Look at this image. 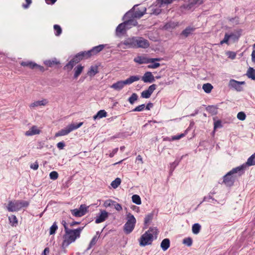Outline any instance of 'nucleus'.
I'll use <instances>...</instances> for the list:
<instances>
[{
  "mask_svg": "<svg viewBox=\"0 0 255 255\" xmlns=\"http://www.w3.org/2000/svg\"><path fill=\"white\" fill-rule=\"evenodd\" d=\"M158 233V231L156 227H149L148 230L142 235L139 238V245L141 247H145L151 245L154 238L156 239Z\"/></svg>",
  "mask_w": 255,
  "mask_h": 255,
  "instance_id": "f257e3e1",
  "label": "nucleus"
},
{
  "mask_svg": "<svg viewBox=\"0 0 255 255\" xmlns=\"http://www.w3.org/2000/svg\"><path fill=\"white\" fill-rule=\"evenodd\" d=\"M242 167H237L233 168L231 170L227 173L223 177L222 184H224L227 187H231L233 186L236 181V176L235 174H237L241 176L244 174V172L242 171L241 169Z\"/></svg>",
  "mask_w": 255,
  "mask_h": 255,
  "instance_id": "f03ea898",
  "label": "nucleus"
},
{
  "mask_svg": "<svg viewBox=\"0 0 255 255\" xmlns=\"http://www.w3.org/2000/svg\"><path fill=\"white\" fill-rule=\"evenodd\" d=\"M84 227H80L76 229H69L63 236L64 239H67V244H71L80 237L81 233Z\"/></svg>",
  "mask_w": 255,
  "mask_h": 255,
  "instance_id": "7ed1b4c3",
  "label": "nucleus"
},
{
  "mask_svg": "<svg viewBox=\"0 0 255 255\" xmlns=\"http://www.w3.org/2000/svg\"><path fill=\"white\" fill-rule=\"evenodd\" d=\"M29 205V202L24 200L10 201L7 206V209L9 212H17L22 208H27Z\"/></svg>",
  "mask_w": 255,
  "mask_h": 255,
  "instance_id": "20e7f679",
  "label": "nucleus"
},
{
  "mask_svg": "<svg viewBox=\"0 0 255 255\" xmlns=\"http://www.w3.org/2000/svg\"><path fill=\"white\" fill-rule=\"evenodd\" d=\"M139 80V77L137 75L131 76L128 78L124 81H118L111 86V88L117 91L121 90L125 85H130L134 82Z\"/></svg>",
  "mask_w": 255,
  "mask_h": 255,
  "instance_id": "39448f33",
  "label": "nucleus"
},
{
  "mask_svg": "<svg viewBox=\"0 0 255 255\" xmlns=\"http://www.w3.org/2000/svg\"><path fill=\"white\" fill-rule=\"evenodd\" d=\"M127 221L124 226V231L126 235L129 234L133 230L136 224V219L133 215L128 213L127 215Z\"/></svg>",
  "mask_w": 255,
  "mask_h": 255,
  "instance_id": "423d86ee",
  "label": "nucleus"
},
{
  "mask_svg": "<svg viewBox=\"0 0 255 255\" xmlns=\"http://www.w3.org/2000/svg\"><path fill=\"white\" fill-rule=\"evenodd\" d=\"M136 38V36L127 38L119 43L118 47H122L124 45L125 47H123L124 49L135 48Z\"/></svg>",
  "mask_w": 255,
  "mask_h": 255,
  "instance_id": "0eeeda50",
  "label": "nucleus"
},
{
  "mask_svg": "<svg viewBox=\"0 0 255 255\" xmlns=\"http://www.w3.org/2000/svg\"><path fill=\"white\" fill-rule=\"evenodd\" d=\"M82 60L83 58L81 56H80L79 53H78L75 55L72 59L63 67V69L67 70L68 71H70L76 64L78 63Z\"/></svg>",
  "mask_w": 255,
  "mask_h": 255,
  "instance_id": "6e6552de",
  "label": "nucleus"
},
{
  "mask_svg": "<svg viewBox=\"0 0 255 255\" xmlns=\"http://www.w3.org/2000/svg\"><path fill=\"white\" fill-rule=\"evenodd\" d=\"M161 58H147L144 56H137V57H135L133 59V61L138 63L139 64H148L150 63V62H153L156 61H160Z\"/></svg>",
  "mask_w": 255,
  "mask_h": 255,
  "instance_id": "1a4fd4ad",
  "label": "nucleus"
},
{
  "mask_svg": "<svg viewBox=\"0 0 255 255\" xmlns=\"http://www.w3.org/2000/svg\"><path fill=\"white\" fill-rule=\"evenodd\" d=\"M245 84V81H238L234 79H231L229 81L228 86L230 89H233L237 92H241L243 91L242 85Z\"/></svg>",
  "mask_w": 255,
  "mask_h": 255,
  "instance_id": "9d476101",
  "label": "nucleus"
},
{
  "mask_svg": "<svg viewBox=\"0 0 255 255\" xmlns=\"http://www.w3.org/2000/svg\"><path fill=\"white\" fill-rule=\"evenodd\" d=\"M137 5H135L133 7L127 12L123 17V20L125 19H135V18H140L142 16V14H138L134 13V7Z\"/></svg>",
  "mask_w": 255,
  "mask_h": 255,
  "instance_id": "9b49d317",
  "label": "nucleus"
},
{
  "mask_svg": "<svg viewBox=\"0 0 255 255\" xmlns=\"http://www.w3.org/2000/svg\"><path fill=\"white\" fill-rule=\"evenodd\" d=\"M135 48H147L149 46V41L142 37L136 36Z\"/></svg>",
  "mask_w": 255,
  "mask_h": 255,
  "instance_id": "f8f14e48",
  "label": "nucleus"
},
{
  "mask_svg": "<svg viewBox=\"0 0 255 255\" xmlns=\"http://www.w3.org/2000/svg\"><path fill=\"white\" fill-rule=\"evenodd\" d=\"M109 213L106 210H101L100 213L97 215L95 223L99 224L104 222L109 217Z\"/></svg>",
  "mask_w": 255,
  "mask_h": 255,
  "instance_id": "ddd939ff",
  "label": "nucleus"
},
{
  "mask_svg": "<svg viewBox=\"0 0 255 255\" xmlns=\"http://www.w3.org/2000/svg\"><path fill=\"white\" fill-rule=\"evenodd\" d=\"M156 85L152 84L148 87L147 89L143 91L141 93V97L142 98L148 99L150 98L153 91L156 89Z\"/></svg>",
  "mask_w": 255,
  "mask_h": 255,
  "instance_id": "4468645a",
  "label": "nucleus"
},
{
  "mask_svg": "<svg viewBox=\"0 0 255 255\" xmlns=\"http://www.w3.org/2000/svg\"><path fill=\"white\" fill-rule=\"evenodd\" d=\"M196 28L193 26L189 25L187 26L180 33V35L184 38H187L192 35Z\"/></svg>",
  "mask_w": 255,
  "mask_h": 255,
  "instance_id": "2eb2a0df",
  "label": "nucleus"
},
{
  "mask_svg": "<svg viewBox=\"0 0 255 255\" xmlns=\"http://www.w3.org/2000/svg\"><path fill=\"white\" fill-rule=\"evenodd\" d=\"M253 165H255V153L249 157L245 163H244L239 167H242L241 170L245 172V170L247 166Z\"/></svg>",
  "mask_w": 255,
  "mask_h": 255,
  "instance_id": "dca6fc26",
  "label": "nucleus"
},
{
  "mask_svg": "<svg viewBox=\"0 0 255 255\" xmlns=\"http://www.w3.org/2000/svg\"><path fill=\"white\" fill-rule=\"evenodd\" d=\"M142 80L146 83H151L155 81V78L151 72H146L141 78Z\"/></svg>",
  "mask_w": 255,
  "mask_h": 255,
  "instance_id": "f3484780",
  "label": "nucleus"
},
{
  "mask_svg": "<svg viewBox=\"0 0 255 255\" xmlns=\"http://www.w3.org/2000/svg\"><path fill=\"white\" fill-rule=\"evenodd\" d=\"M124 20V21L121 23L120 26L125 25L127 30L137 25L138 24L137 21L135 19H125Z\"/></svg>",
  "mask_w": 255,
  "mask_h": 255,
  "instance_id": "a211bd4d",
  "label": "nucleus"
},
{
  "mask_svg": "<svg viewBox=\"0 0 255 255\" xmlns=\"http://www.w3.org/2000/svg\"><path fill=\"white\" fill-rule=\"evenodd\" d=\"M84 68V66H82L81 64L78 65L76 66L74 69V76L73 79H77L78 77L80 75V74L83 72Z\"/></svg>",
  "mask_w": 255,
  "mask_h": 255,
  "instance_id": "6ab92c4d",
  "label": "nucleus"
},
{
  "mask_svg": "<svg viewBox=\"0 0 255 255\" xmlns=\"http://www.w3.org/2000/svg\"><path fill=\"white\" fill-rule=\"evenodd\" d=\"M105 46L106 45L105 44H100L89 50L91 54H92V56L95 55L101 51L105 47Z\"/></svg>",
  "mask_w": 255,
  "mask_h": 255,
  "instance_id": "aec40b11",
  "label": "nucleus"
},
{
  "mask_svg": "<svg viewBox=\"0 0 255 255\" xmlns=\"http://www.w3.org/2000/svg\"><path fill=\"white\" fill-rule=\"evenodd\" d=\"M70 132H71V130L69 128V125H68L66 128L61 129L57 132H56L55 134V137L66 135L69 133Z\"/></svg>",
  "mask_w": 255,
  "mask_h": 255,
  "instance_id": "412c9836",
  "label": "nucleus"
},
{
  "mask_svg": "<svg viewBox=\"0 0 255 255\" xmlns=\"http://www.w3.org/2000/svg\"><path fill=\"white\" fill-rule=\"evenodd\" d=\"M216 194V192L215 191H211L209 194H208V195L207 196H205L204 198H203V200L200 202V204H202L203 202H209V199H211L212 200V203H218V201L217 200H216L215 199H214L212 195Z\"/></svg>",
  "mask_w": 255,
  "mask_h": 255,
  "instance_id": "4be33fe9",
  "label": "nucleus"
},
{
  "mask_svg": "<svg viewBox=\"0 0 255 255\" xmlns=\"http://www.w3.org/2000/svg\"><path fill=\"white\" fill-rule=\"evenodd\" d=\"M39 132L40 130L37 129L36 126H32L28 130L25 132V135L26 136H31L39 134Z\"/></svg>",
  "mask_w": 255,
  "mask_h": 255,
  "instance_id": "5701e85b",
  "label": "nucleus"
},
{
  "mask_svg": "<svg viewBox=\"0 0 255 255\" xmlns=\"http://www.w3.org/2000/svg\"><path fill=\"white\" fill-rule=\"evenodd\" d=\"M170 242L168 238L163 239L160 244V247L163 251H166L170 247Z\"/></svg>",
  "mask_w": 255,
  "mask_h": 255,
  "instance_id": "b1692460",
  "label": "nucleus"
},
{
  "mask_svg": "<svg viewBox=\"0 0 255 255\" xmlns=\"http://www.w3.org/2000/svg\"><path fill=\"white\" fill-rule=\"evenodd\" d=\"M44 64L48 67H52L54 65L60 64V61H57L56 58L52 60H47L44 61Z\"/></svg>",
  "mask_w": 255,
  "mask_h": 255,
  "instance_id": "393cba45",
  "label": "nucleus"
},
{
  "mask_svg": "<svg viewBox=\"0 0 255 255\" xmlns=\"http://www.w3.org/2000/svg\"><path fill=\"white\" fill-rule=\"evenodd\" d=\"M107 116V113L104 110H101L99 111L97 114L93 116V119L96 120L97 119L106 118Z\"/></svg>",
  "mask_w": 255,
  "mask_h": 255,
  "instance_id": "a878e982",
  "label": "nucleus"
},
{
  "mask_svg": "<svg viewBox=\"0 0 255 255\" xmlns=\"http://www.w3.org/2000/svg\"><path fill=\"white\" fill-rule=\"evenodd\" d=\"M154 216V213L153 212H152L147 215H146L144 218V224L145 227H144V229H145L147 228V225L151 222Z\"/></svg>",
  "mask_w": 255,
  "mask_h": 255,
  "instance_id": "bb28decb",
  "label": "nucleus"
},
{
  "mask_svg": "<svg viewBox=\"0 0 255 255\" xmlns=\"http://www.w3.org/2000/svg\"><path fill=\"white\" fill-rule=\"evenodd\" d=\"M218 107L217 106L210 105L206 108V110L212 115H216L218 113Z\"/></svg>",
  "mask_w": 255,
  "mask_h": 255,
  "instance_id": "cd10ccee",
  "label": "nucleus"
},
{
  "mask_svg": "<svg viewBox=\"0 0 255 255\" xmlns=\"http://www.w3.org/2000/svg\"><path fill=\"white\" fill-rule=\"evenodd\" d=\"M99 73L98 66L97 65L91 66L88 71L87 74L90 77L94 76L96 74Z\"/></svg>",
  "mask_w": 255,
  "mask_h": 255,
  "instance_id": "c85d7f7f",
  "label": "nucleus"
},
{
  "mask_svg": "<svg viewBox=\"0 0 255 255\" xmlns=\"http://www.w3.org/2000/svg\"><path fill=\"white\" fill-rule=\"evenodd\" d=\"M180 162V160L176 159L174 162L170 164L169 176H170L172 175V173L177 166L178 165Z\"/></svg>",
  "mask_w": 255,
  "mask_h": 255,
  "instance_id": "c756f323",
  "label": "nucleus"
},
{
  "mask_svg": "<svg viewBox=\"0 0 255 255\" xmlns=\"http://www.w3.org/2000/svg\"><path fill=\"white\" fill-rule=\"evenodd\" d=\"M246 75L249 79L255 81V69L254 68L249 67Z\"/></svg>",
  "mask_w": 255,
  "mask_h": 255,
  "instance_id": "7c9ffc66",
  "label": "nucleus"
},
{
  "mask_svg": "<svg viewBox=\"0 0 255 255\" xmlns=\"http://www.w3.org/2000/svg\"><path fill=\"white\" fill-rule=\"evenodd\" d=\"M233 36H236V34L233 33L231 34L226 33L224 39L220 41V45H222L224 43L228 44V42L230 38H231Z\"/></svg>",
  "mask_w": 255,
  "mask_h": 255,
  "instance_id": "2f4dec72",
  "label": "nucleus"
},
{
  "mask_svg": "<svg viewBox=\"0 0 255 255\" xmlns=\"http://www.w3.org/2000/svg\"><path fill=\"white\" fill-rule=\"evenodd\" d=\"M21 66L23 67H28L31 69H34L35 63L33 61H22L20 63Z\"/></svg>",
  "mask_w": 255,
  "mask_h": 255,
  "instance_id": "473e14b6",
  "label": "nucleus"
},
{
  "mask_svg": "<svg viewBox=\"0 0 255 255\" xmlns=\"http://www.w3.org/2000/svg\"><path fill=\"white\" fill-rule=\"evenodd\" d=\"M120 25L121 23L116 28V33L118 35L119 34H124L127 30L125 25H123L122 26H120Z\"/></svg>",
  "mask_w": 255,
  "mask_h": 255,
  "instance_id": "72a5a7b5",
  "label": "nucleus"
},
{
  "mask_svg": "<svg viewBox=\"0 0 255 255\" xmlns=\"http://www.w3.org/2000/svg\"><path fill=\"white\" fill-rule=\"evenodd\" d=\"M201 229V226L199 223H195L192 225V231L194 234H198Z\"/></svg>",
  "mask_w": 255,
  "mask_h": 255,
  "instance_id": "f704fd0d",
  "label": "nucleus"
},
{
  "mask_svg": "<svg viewBox=\"0 0 255 255\" xmlns=\"http://www.w3.org/2000/svg\"><path fill=\"white\" fill-rule=\"evenodd\" d=\"M202 89L205 93L209 94L213 89V86L210 83H206L203 84Z\"/></svg>",
  "mask_w": 255,
  "mask_h": 255,
  "instance_id": "c9c22d12",
  "label": "nucleus"
},
{
  "mask_svg": "<svg viewBox=\"0 0 255 255\" xmlns=\"http://www.w3.org/2000/svg\"><path fill=\"white\" fill-rule=\"evenodd\" d=\"M98 239V237L97 236H94L90 241L89 245L87 248V249L85 251V253L87 252L88 250L91 249L93 246L96 245Z\"/></svg>",
  "mask_w": 255,
  "mask_h": 255,
  "instance_id": "e433bc0d",
  "label": "nucleus"
},
{
  "mask_svg": "<svg viewBox=\"0 0 255 255\" xmlns=\"http://www.w3.org/2000/svg\"><path fill=\"white\" fill-rule=\"evenodd\" d=\"M47 102L46 100L37 101L31 104L30 107H35L39 106H44L47 104Z\"/></svg>",
  "mask_w": 255,
  "mask_h": 255,
  "instance_id": "4c0bfd02",
  "label": "nucleus"
},
{
  "mask_svg": "<svg viewBox=\"0 0 255 255\" xmlns=\"http://www.w3.org/2000/svg\"><path fill=\"white\" fill-rule=\"evenodd\" d=\"M138 97L137 94L133 93L132 94L131 96L128 98V101L130 103V104L133 105L135 102L138 100Z\"/></svg>",
  "mask_w": 255,
  "mask_h": 255,
  "instance_id": "58836bf2",
  "label": "nucleus"
},
{
  "mask_svg": "<svg viewBox=\"0 0 255 255\" xmlns=\"http://www.w3.org/2000/svg\"><path fill=\"white\" fill-rule=\"evenodd\" d=\"M132 202L136 205H140L141 204V198L138 195L134 194L131 197Z\"/></svg>",
  "mask_w": 255,
  "mask_h": 255,
  "instance_id": "ea45409f",
  "label": "nucleus"
},
{
  "mask_svg": "<svg viewBox=\"0 0 255 255\" xmlns=\"http://www.w3.org/2000/svg\"><path fill=\"white\" fill-rule=\"evenodd\" d=\"M79 53L83 59H87L92 56V54H91L90 50L81 51Z\"/></svg>",
  "mask_w": 255,
  "mask_h": 255,
  "instance_id": "a19ab883",
  "label": "nucleus"
},
{
  "mask_svg": "<svg viewBox=\"0 0 255 255\" xmlns=\"http://www.w3.org/2000/svg\"><path fill=\"white\" fill-rule=\"evenodd\" d=\"M89 206H87L86 204H81L78 209L84 216L89 212Z\"/></svg>",
  "mask_w": 255,
  "mask_h": 255,
  "instance_id": "79ce46f5",
  "label": "nucleus"
},
{
  "mask_svg": "<svg viewBox=\"0 0 255 255\" xmlns=\"http://www.w3.org/2000/svg\"><path fill=\"white\" fill-rule=\"evenodd\" d=\"M121 178L117 177L112 182L111 185L113 188L116 189L121 184Z\"/></svg>",
  "mask_w": 255,
  "mask_h": 255,
  "instance_id": "37998d69",
  "label": "nucleus"
},
{
  "mask_svg": "<svg viewBox=\"0 0 255 255\" xmlns=\"http://www.w3.org/2000/svg\"><path fill=\"white\" fill-rule=\"evenodd\" d=\"M58 229V226L57 223L55 222L53 225L50 227L49 234L50 235H54Z\"/></svg>",
  "mask_w": 255,
  "mask_h": 255,
  "instance_id": "c03bdc74",
  "label": "nucleus"
},
{
  "mask_svg": "<svg viewBox=\"0 0 255 255\" xmlns=\"http://www.w3.org/2000/svg\"><path fill=\"white\" fill-rule=\"evenodd\" d=\"M83 125V122H80V123H76V124H74V123L71 124L70 125H69V128L72 131L75 129H76L79 128Z\"/></svg>",
  "mask_w": 255,
  "mask_h": 255,
  "instance_id": "a18cd8bd",
  "label": "nucleus"
},
{
  "mask_svg": "<svg viewBox=\"0 0 255 255\" xmlns=\"http://www.w3.org/2000/svg\"><path fill=\"white\" fill-rule=\"evenodd\" d=\"M72 215L75 217H81L83 216V215L81 213V212L80 211L79 209H74L71 210L70 211Z\"/></svg>",
  "mask_w": 255,
  "mask_h": 255,
  "instance_id": "49530a36",
  "label": "nucleus"
},
{
  "mask_svg": "<svg viewBox=\"0 0 255 255\" xmlns=\"http://www.w3.org/2000/svg\"><path fill=\"white\" fill-rule=\"evenodd\" d=\"M182 243L187 247H190L193 243L192 239L191 237L186 238L183 240Z\"/></svg>",
  "mask_w": 255,
  "mask_h": 255,
  "instance_id": "de8ad7c7",
  "label": "nucleus"
},
{
  "mask_svg": "<svg viewBox=\"0 0 255 255\" xmlns=\"http://www.w3.org/2000/svg\"><path fill=\"white\" fill-rule=\"evenodd\" d=\"M9 221L12 226H16L18 223L17 218L15 215H11V217H9Z\"/></svg>",
  "mask_w": 255,
  "mask_h": 255,
  "instance_id": "09e8293b",
  "label": "nucleus"
},
{
  "mask_svg": "<svg viewBox=\"0 0 255 255\" xmlns=\"http://www.w3.org/2000/svg\"><path fill=\"white\" fill-rule=\"evenodd\" d=\"M53 27L55 30V35L59 36L62 33V28L58 24H55Z\"/></svg>",
  "mask_w": 255,
  "mask_h": 255,
  "instance_id": "8fccbe9b",
  "label": "nucleus"
},
{
  "mask_svg": "<svg viewBox=\"0 0 255 255\" xmlns=\"http://www.w3.org/2000/svg\"><path fill=\"white\" fill-rule=\"evenodd\" d=\"M177 26H178V23H177L169 22V23H166L164 27H165V29H174Z\"/></svg>",
  "mask_w": 255,
  "mask_h": 255,
  "instance_id": "3c124183",
  "label": "nucleus"
},
{
  "mask_svg": "<svg viewBox=\"0 0 255 255\" xmlns=\"http://www.w3.org/2000/svg\"><path fill=\"white\" fill-rule=\"evenodd\" d=\"M161 7L159 6L158 7L155 8L152 7L151 9V12H150V14H153L156 15L159 14L161 12Z\"/></svg>",
  "mask_w": 255,
  "mask_h": 255,
  "instance_id": "603ef678",
  "label": "nucleus"
},
{
  "mask_svg": "<svg viewBox=\"0 0 255 255\" xmlns=\"http://www.w3.org/2000/svg\"><path fill=\"white\" fill-rule=\"evenodd\" d=\"M145 105L143 104L136 107L135 108L131 110V112H141L145 109Z\"/></svg>",
  "mask_w": 255,
  "mask_h": 255,
  "instance_id": "864d4df0",
  "label": "nucleus"
},
{
  "mask_svg": "<svg viewBox=\"0 0 255 255\" xmlns=\"http://www.w3.org/2000/svg\"><path fill=\"white\" fill-rule=\"evenodd\" d=\"M223 125L222 124V121L220 120L215 121L214 123V128L216 129L217 128H222Z\"/></svg>",
  "mask_w": 255,
  "mask_h": 255,
  "instance_id": "5fc2aeb1",
  "label": "nucleus"
},
{
  "mask_svg": "<svg viewBox=\"0 0 255 255\" xmlns=\"http://www.w3.org/2000/svg\"><path fill=\"white\" fill-rule=\"evenodd\" d=\"M195 4L191 1L188 4H184L182 7L187 10H190L194 8Z\"/></svg>",
  "mask_w": 255,
  "mask_h": 255,
  "instance_id": "6e6d98bb",
  "label": "nucleus"
},
{
  "mask_svg": "<svg viewBox=\"0 0 255 255\" xmlns=\"http://www.w3.org/2000/svg\"><path fill=\"white\" fill-rule=\"evenodd\" d=\"M226 55L228 56V58L233 60L235 59L237 53L235 52L228 51L226 52Z\"/></svg>",
  "mask_w": 255,
  "mask_h": 255,
  "instance_id": "4d7b16f0",
  "label": "nucleus"
},
{
  "mask_svg": "<svg viewBox=\"0 0 255 255\" xmlns=\"http://www.w3.org/2000/svg\"><path fill=\"white\" fill-rule=\"evenodd\" d=\"M237 118L240 121H244L246 118V115L244 112H240L237 114Z\"/></svg>",
  "mask_w": 255,
  "mask_h": 255,
  "instance_id": "13d9d810",
  "label": "nucleus"
},
{
  "mask_svg": "<svg viewBox=\"0 0 255 255\" xmlns=\"http://www.w3.org/2000/svg\"><path fill=\"white\" fill-rule=\"evenodd\" d=\"M49 177L51 179L56 180L58 177V173L55 171H53L50 173Z\"/></svg>",
  "mask_w": 255,
  "mask_h": 255,
  "instance_id": "bf43d9fd",
  "label": "nucleus"
},
{
  "mask_svg": "<svg viewBox=\"0 0 255 255\" xmlns=\"http://www.w3.org/2000/svg\"><path fill=\"white\" fill-rule=\"evenodd\" d=\"M150 63H152L151 64H149L147 66L148 68L149 69H155L159 67L160 66V64L158 62H150Z\"/></svg>",
  "mask_w": 255,
  "mask_h": 255,
  "instance_id": "052dcab7",
  "label": "nucleus"
},
{
  "mask_svg": "<svg viewBox=\"0 0 255 255\" xmlns=\"http://www.w3.org/2000/svg\"><path fill=\"white\" fill-rule=\"evenodd\" d=\"M116 202L111 199L107 200L104 202V205L105 207H110L113 203H115Z\"/></svg>",
  "mask_w": 255,
  "mask_h": 255,
  "instance_id": "680f3d73",
  "label": "nucleus"
},
{
  "mask_svg": "<svg viewBox=\"0 0 255 255\" xmlns=\"http://www.w3.org/2000/svg\"><path fill=\"white\" fill-rule=\"evenodd\" d=\"M185 134H186V133H181V134H178V135L172 136L171 137V139L172 140H175L180 139L182 137H184L185 135Z\"/></svg>",
  "mask_w": 255,
  "mask_h": 255,
  "instance_id": "e2e57ef3",
  "label": "nucleus"
},
{
  "mask_svg": "<svg viewBox=\"0 0 255 255\" xmlns=\"http://www.w3.org/2000/svg\"><path fill=\"white\" fill-rule=\"evenodd\" d=\"M65 145V143L63 141L59 142L57 144V147L60 150L63 149Z\"/></svg>",
  "mask_w": 255,
  "mask_h": 255,
  "instance_id": "0e129e2a",
  "label": "nucleus"
},
{
  "mask_svg": "<svg viewBox=\"0 0 255 255\" xmlns=\"http://www.w3.org/2000/svg\"><path fill=\"white\" fill-rule=\"evenodd\" d=\"M146 7H143L142 9V11H141L138 9L136 10L134 9V13H137L138 14H142V16L146 13Z\"/></svg>",
  "mask_w": 255,
  "mask_h": 255,
  "instance_id": "69168bd1",
  "label": "nucleus"
},
{
  "mask_svg": "<svg viewBox=\"0 0 255 255\" xmlns=\"http://www.w3.org/2000/svg\"><path fill=\"white\" fill-rule=\"evenodd\" d=\"M38 69L40 71L43 72L45 71V68L43 66L37 64L35 63V66H34V69Z\"/></svg>",
  "mask_w": 255,
  "mask_h": 255,
  "instance_id": "338daca9",
  "label": "nucleus"
},
{
  "mask_svg": "<svg viewBox=\"0 0 255 255\" xmlns=\"http://www.w3.org/2000/svg\"><path fill=\"white\" fill-rule=\"evenodd\" d=\"M30 167L33 170H37L39 167L38 163L37 161H35L34 163L31 164Z\"/></svg>",
  "mask_w": 255,
  "mask_h": 255,
  "instance_id": "774afa93",
  "label": "nucleus"
}]
</instances>
